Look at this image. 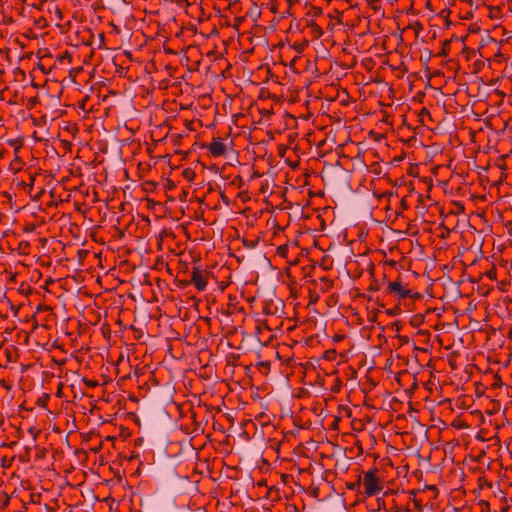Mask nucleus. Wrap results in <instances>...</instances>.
<instances>
[{
	"label": "nucleus",
	"instance_id": "obj_16",
	"mask_svg": "<svg viewBox=\"0 0 512 512\" xmlns=\"http://www.w3.org/2000/svg\"><path fill=\"white\" fill-rule=\"evenodd\" d=\"M243 243L247 248H254L257 245V241L244 240Z\"/></svg>",
	"mask_w": 512,
	"mask_h": 512
},
{
	"label": "nucleus",
	"instance_id": "obj_14",
	"mask_svg": "<svg viewBox=\"0 0 512 512\" xmlns=\"http://www.w3.org/2000/svg\"><path fill=\"white\" fill-rule=\"evenodd\" d=\"M401 311L400 307L399 306H395L394 308H391V309H387L386 310V313L390 316H395L397 314H399Z\"/></svg>",
	"mask_w": 512,
	"mask_h": 512
},
{
	"label": "nucleus",
	"instance_id": "obj_3",
	"mask_svg": "<svg viewBox=\"0 0 512 512\" xmlns=\"http://www.w3.org/2000/svg\"><path fill=\"white\" fill-rule=\"evenodd\" d=\"M386 292L387 294L396 295L399 299H406L408 296H411V290L403 285V282L400 278L395 281L388 282Z\"/></svg>",
	"mask_w": 512,
	"mask_h": 512
},
{
	"label": "nucleus",
	"instance_id": "obj_26",
	"mask_svg": "<svg viewBox=\"0 0 512 512\" xmlns=\"http://www.w3.org/2000/svg\"><path fill=\"white\" fill-rule=\"evenodd\" d=\"M326 354H328L326 357L327 359H330L331 353L329 351H326Z\"/></svg>",
	"mask_w": 512,
	"mask_h": 512
},
{
	"label": "nucleus",
	"instance_id": "obj_6",
	"mask_svg": "<svg viewBox=\"0 0 512 512\" xmlns=\"http://www.w3.org/2000/svg\"><path fill=\"white\" fill-rule=\"evenodd\" d=\"M450 44H451V40H444L442 43V48L439 51L438 55L439 56H447L450 51Z\"/></svg>",
	"mask_w": 512,
	"mask_h": 512
},
{
	"label": "nucleus",
	"instance_id": "obj_27",
	"mask_svg": "<svg viewBox=\"0 0 512 512\" xmlns=\"http://www.w3.org/2000/svg\"><path fill=\"white\" fill-rule=\"evenodd\" d=\"M335 339L340 340V339H342V336H336Z\"/></svg>",
	"mask_w": 512,
	"mask_h": 512
},
{
	"label": "nucleus",
	"instance_id": "obj_15",
	"mask_svg": "<svg viewBox=\"0 0 512 512\" xmlns=\"http://www.w3.org/2000/svg\"><path fill=\"white\" fill-rule=\"evenodd\" d=\"M380 289L379 283L377 280H373L368 288V291H378Z\"/></svg>",
	"mask_w": 512,
	"mask_h": 512
},
{
	"label": "nucleus",
	"instance_id": "obj_10",
	"mask_svg": "<svg viewBox=\"0 0 512 512\" xmlns=\"http://www.w3.org/2000/svg\"><path fill=\"white\" fill-rule=\"evenodd\" d=\"M49 395L43 394V396L39 397L36 401L37 406L45 408L47 406V403L49 401Z\"/></svg>",
	"mask_w": 512,
	"mask_h": 512
},
{
	"label": "nucleus",
	"instance_id": "obj_28",
	"mask_svg": "<svg viewBox=\"0 0 512 512\" xmlns=\"http://www.w3.org/2000/svg\"><path fill=\"white\" fill-rule=\"evenodd\" d=\"M100 37H101V39L103 40V39H104V34H103V33H102V34H100Z\"/></svg>",
	"mask_w": 512,
	"mask_h": 512
},
{
	"label": "nucleus",
	"instance_id": "obj_18",
	"mask_svg": "<svg viewBox=\"0 0 512 512\" xmlns=\"http://www.w3.org/2000/svg\"><path fill=\"white\" fill-rule=\"evenodd\" d=\"M408 298L421 299L422 295L419 292H415V293L411 292V296H408Z\"/></svg>",
	"mask_w": 512,
	"mask_h": 512
},
{
	"label": "nucleus",
	"instance_id": "obj_12",
	"mask_svg": "<svg viewBox=\"0 0 512 512\" xmlns=\"http://www.w3.org/2000/svg\"><path fill=\"white\" fill-rule=\"evenodd\" d=\"M83 383L87 386V387H90V388H94V387H97L99 384H98V381L96 380H91V379H87V378H83Z\"/></svg>",
	"mask_w": 512,
	"mask_h": 512
},
{
	"label": "nucleus",
	"instance_id": "obj_24",
	"mask_svg": "<svg viewBox=\"0 0 512 512\" xmlns=\"http://www.w3.org/2000/svg\"><path fill=\"white\" fill-rule=\"evenodd\" d=\"M326 354H328L326 357L327 359H330L331 353L329 351H326Z\"/></svg>",
	"mask_w": 512,
	"mask_h": 512
},
{
	"label": "nucleus",
	"instance_id": "obj_19",
	"mask_svg": "<svg viewBox=\"0 0 512 512\" xmlns=\"http://www.w3.org/2000/svg\"><path fill=\"white\" fill-rule=\"evenodd\" d=\"M400 204H401V208H402V209H407V208H408V205H407V202H406V199H405V198H403V199L401 200Z\"/></svg>",
	"mask_w": 512,
	"mask_h": 512
},
{
	"label": "nucleus",
	"instance_id": "obj_25",
	"mask_svg": "<svg viewBox=\"0 0 512 512\" xmlns=\"http://www.w3.org/2000/svg\"><path fill=\"white\" fill-rule=\"evenodd\" d=\"M326 354H328L326 357L327 359H330L331 353L329 351H326Z\"/></svg>",
	"mask_w": 512,
	"mask_h": 512
},
{
	"label": "nucleus",
	"instance_id": "obj_17",
	"mask_svg": "<svg viewBox=\"0 0 512 512\" xmlns=\"http://www.w3.org/2000/svg\"><path fill=\"white\" fill-rule=\"evenodd\" d=\"M62 389H63V383L60 382L59 386H58V389H57V392H56V396L59 397V398H61L63 396Z\"/></svg>",
	"mask_w": 512,
	"mask_h": 512
},
{
	"label": "nucleus",
	"instance_id": "obj_8",
	"mask_svg": "<svg viewBox=\"0 0 512 512\" xmlns=\"http://www.w3.org/2000/svg\"><path fill=\"white\" fill-rule=\"evenodd\" d=\"M417 493H418V491H416V490L410 491V494L413 496L414 508L418 511H421L422 510V500L416 498Z\"/></svg>",
	"mask_w": 512,
	"mask_h": 512
},
{
	"label": "nucleus",
	"instance_id": "obj_4",
	"mask_svg": "<svg viewBox=\"0 0 512 512\" xmlns=\"http://www.w3.org/2000/svg\"><path fill=\"white\" fill-rule=\"evenodd\" d=\"M206 147L213 157L224 156L227 151V147L220 137L213 138L212 142Z\"/></svg>",
	"mask_w": 512,
	"mask_h": 512
},
{
	"label": "nucleus",
	"instance_id": "obj_9",
	"mask_svg": "<svg viewBox=\"0 0 512 512\" xmlns=\"http://www.w3.org/2000/svg\"><path fill=\"white\" fill-rule=\"evenodd\" d=\"M271 364L269 361H261L258 363V368L263 374H267L270 371Z\"/></svg>",
	"mask_w": 512,
	"mask_h": 512
},
{
	"label": "nucleus",
	"instance_id": "obj_20",
	"mask_svg": "<svg viewBox=\"0 0 512 512\" xmlns=\"http://www.w3.org/2000/svg\"><path fill=\"white\" fill-rule=\"evenodd\" d=\"M256 14V15H260V11H258L257 7L255 6L253 9H251V12L250 14Z\"/></svg>",
	"mask_w": 512,
	"mask_h": 512
},
{
	"label": "nucleus",
	"instance_id": "obj_13",
	"mask_svg": "<svg viewBox=\"0 0 512 512\" xmlns=\"http://www.w3.org/2000/svg\"><path fill=\"white\" fill-rule=\"evenodd\" d=\"M362 485V481H361V477H359V479L354 482V483H350V484H347V487L348 489L350 490H356L357 488H359L360 486Z\"/></svg>",
	"mask_w": 512,
	"mask_h": 512
},
{
	"label": "nucleus",
	"instance_id": "obj_2",
	"mask_svg": "<svg viewBox=\"0 0 512 512\" xmlns=\"http://www.w3.org/2000/svg\"><path fill=\"white\" fill-rule=\"evenodd\" d=\"M210 272L206 269L193 267L190 283L195 286L198 291H204L207 287Z\"/></svg>",
	"mask_w": 512,
	"mask_h": 512
},
{
	"label": "nucleus",
	"instance_id": "obj_21",
	"mask_svg": "<svg viewBox=\"0 0 512 512\" xmlns=\"http://www.w3.org/2000/svg\"><path fill=\"white\" fill-rule=\"evenodd\" d=\"M29 432H30L31 434H33V437H34V438L36 437L37 433L35 432V428H34V427H31V428L29 429Z\"/></svg>",
	"mask_w": 512,
	"mask_h": 512
},
{
	"label": "nucleus",
	"instance_id": "obj_23",
	"mask_svg": "<svg viewBox=\"0 0 512 512\" xmlns=\"http://www.w3.org/2000/svg\"><path fill=\"white\" fill-rule=\"evenodd\" d=\"M66 57L69 59L71 58L70 55L66 52L65 55L60 56V59H66Z\"/></svg>",
	"mask_w": 512,
	"mask_h": 512
},
{
	"label": "nucleus",
	"instance_id": "obj_1",
	"mask_svg": "<svg viewBox=\"0 0 512 512\" xmlns=\"http://www.w3.org/2000/svg\"><path fill=\"white\" fill-rule=\"evenodd\" d=\"M378 472L379 470L377 468L364 472V476L361 481L364 488L363 493L366 497H372L383 489V484L378 477Z\"/></svg>",
	"mask_w": 512,
	"mask_h": 512
},
{
	"label": "nucleus",
	"instance_id": "obj_22",
	"mask_svg": "<svg viewBox=\"0 0 512 512\" xmlns=\"http://www.w3.org/2000/svg\"><path fill=\"white\" fill-rule=\"evenodd\" d=\"M426 488H427V489H429V490H432V491H434V492H437V488H436V486H434V485H432V486H427Z\"/></svg>",
	"mask_w": 512,
	"mask_h": 512
},
{
	"label": "nucleus",
	"instance_id": "obj_7",
	"mask_svg": "<svg viewBox=\"0 0 512 512\" xmlns=\"http://www.w3.org/2000/svg\"><path fill=\"white\" fill-rule=\"evenodd\" d=\"M182 175L188 181H193L194 178L196 177L195 171L191 168L184 169Z\"/></svg>",
	"mask_w": 512,
	"mask_h": 512
},
{
	"label": "nucleus",
	"instance_id": "obj_5",
	"mask_svg": "<svg viewBox=\"0 0 512 512\" xmlns=\"http://www.w3.org/2000/svg\"><path fill=\"white\" fill-rule=\"evenodd\" d=\"M318 281L319 289L323 293L329 291L334 285V281L326 276L320 277Z\"/></svg>",
	"mask_w": 512,
	"mask_h": 512
},
{
	"label": "nucleus",
	"instance_id": "obj_11",
	"mask_svg": "<svg viewBox=\"0 0 512 512\" xmlns=\"http://www.w3.org/2000/svg\"><path fill=\"white\" fill-rule=\"evenodd\" d=\"M289 247L288 245H280L277 248V254L281 257H286L288 253Z\"/></svg>",
	"mask_w": 512,
	"mask_h": 512
}]
</instances>
